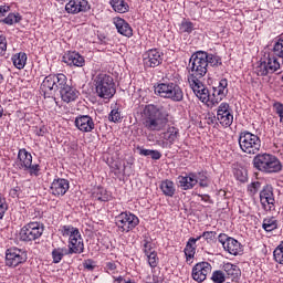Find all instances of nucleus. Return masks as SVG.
<instances>
[{"mask_svg":"<svg viewBox=\"0 0 283 283\" xmlns=\"http://www.w3.org/2000/svg\"><path fill=\"white\" fill-rule=\"evenodd\" d=\"M142 123L147 132H163L169 123V107L163 104H148L142 112Z\"/></svg>","mask_w":283,"mask_h":283,"instance_id":"nucleus-1","label":"nucleus"},{"mask_svg":"<svg viewBox=\"0 0 283 283\" xmlns=\"http://www.w3.org/2000/svg\"><path fill=\"white\" fill-rule=\"evenodd\" d=\"M155 94L160 98H168L172 103H182L185 101V92L176 82H164L155 86Z\"/></svg>","mask_w":283,"mask_h":283,"instance_id":"nucleus-2","label":"nucleus"},{"mask_svg":"<svg viewBox=\"0 0 283 283\" xmlns=\"http://www.w3.org/2000/svg\"><path fill=\"white\" fill-rule=\"evenodd\" d=\"M95 92L99 98H114L116 94V83H114V77L105 73H99L96 75L95 80Z\"/></svg>","mask_w":283,"mask_h":283,"instance_id":"nucleus-3","label":"nucleus"},{"mask_svg":"<svg viewBox=\"0 0 283 283\" xmlns=\"http://www.w3.org/2000/svg\"><path fill=\"white\" fill-rule=\"evenodd\" d=\"M63 238H69V253L81 254L85 251V244L83 243V238L81 237V231L78 228L73 226H63L61 229Z\"/></svg>","mask_w":283,"mask_h":283,"instance_id":"nucleus-4","label":"nucleus"},{"mask_svg":"<svg viewBox=\"0 0 283 283\" xmlns=\"http://www.w3.org/2000/svg\"><path fill=\"white\" fill-rule=\"evenodd\" d=\"M238 143L243 154L255 155L262 147L260 137L249 130H243L239 134Z\"/></svg>","mask_w":283,"mask_h":283,"instance_id":"nucleus-5","label":"nucleus"},{"mask_svg":"<svg viewBox=\"0 0 283 283\" xmlns=\"http://www.w3.org/2000/svg\"><path fill=\"white\" fill-rule=\"evenodd\" d=\"M205 59V53H202V51H196L192 53L188 65V78H205V76H207L208 66L207 60Z\"/></svg>","mask_w":283,"mask_h":283,"instance_id":"nucleus-6","label":"nucleus"},{"mask_svg":"<svg viewBox=\"0 0 283 283\" xmlns=\"http://www.w3.org/2000/svg\"><path fill=\"white\" fill-rule=\"evenodd\" d=\"M115 224L122 233H129L140 224V220L132 212H122L115 217Z\"/></svg>","mask_w":283,"mask_h":283,"instance_id":"nucleus-7","label":"nucleus"},{"mask_svg":"<svg viewBox=\"0 0 283 283\" xmlns=\"http://www.w3.org/2000/svg\"><path fill=\"white\" fill-rule=\"evenodd\" d=\"M43 231H45L43 223L30 222L20 230V240L21 242H34V240H39L43 235Z\"/></svg>","mask_w":283,"mask_h":283,"instance_id":"nucleus-8","label":"nucleus"},{"mask_svg":"<svg viewBox=\"0 0 283 283\" xmlns=\"http://www.w3.org/2000/svg\"><path fill=\"white\" fill-rule=\"evenodd\" d=\"M282 70V64L277 60V55L269 53L265 61H260V64L256 66L258 76H269V74H275Z\"/></svg>","mask_w":283,"mask_h":283,"instance_id":"nucleus-9","label":"nucleus"},{"mask_svg":"<svg viewBox=\"0 0 283 283\" xmlns=\"http://www.w3.org/2000/svg\"><path fill=\"white\" fill-rule=\"evenodd\" d=\"M28 262V253L19 248H10L6 252V266L15 269L19 264Z\"/></svg>","mask_w":283,"mask_h":283,"instance_id":"nucleus-10","label":"nucleus"},{"mask_svg":"<svg viewBox=\"0 0 283 283\" xmlns=\"http://www.w3.org/2000/svg\"><path fill=\"white\" fill-rule=\"evenodd\" d=\"M90 1L87 0H70L65 4V12L67 14H83L91 10Z\"/></svg>","mask_w":283,"mask_h":283,"instance_id":"nucleus-11","label":"nucleus"},{"mask_svg":"<svg viewBox=\"0 0 283 283\" xmlns=\"http://www.w3.org/2000/svg\"><path fill=\"white\" fill-rule=\"evenodd\" d=\"M217 119L222 127H231L233 125V114H231V106L229 103H221L217 109Z\"/></svg>","mask_w":283,"mask_h":283,"instance_id":"nucleus-12","label":"nucleus"},{"mask_svg":"<svg viewBox=\"0 0 283 283\" xmlns=\"http://www.w3.org/2000/svg\"><path fill=\"white\" fill-rule=\"evenodd\" d=\"M165 54L158 49H150L143 54L145 67H158L161 65Z\"/></svg>","mask_w":283,"mask_h":283,"instance_id":"nucleus-13","label":"nucleus"},{"mask_svg":"<svg viewBox=\"0 0 283 283\" xmlns=\"http://www.w3.org/2000/svg\"><path fill=\"white\" fill-rule=\"evenodd\" d=\"M229 81L220 80L218 86L212 87L211 105H218L229 94Z\"/></svg>","mask_w":283,"mask_h":283,"instance_id":"nucleus-14","label":"nucleus"},{"mask_svg":"<svg viewBox=\"0 0 283 283\" xmlns=\"http://www.w3.org/2000/svg\"><path fill=\"white\" fill-rule=\"evenodd\" d=\"M209 273H211V264L209 262H200L192 268V279L195 282H205Z\"/></svg>","mask_w":283,"mask_h":283,"instance_id":"nucleus-15","label":"nucleus"},{"mask_svg":"<svg viewBox=\"0 0 283 283\" xmlns=\"http://www.w3.org/2000/svg\"><path fill=\"white\" fill-rule=\"evenodd\" d=\"M75 127L83 132L84 134H90V132H94L96 124H94V118L90 115H78L75 118Z\"/></svg>","mask_w":283,"mask_h":283,"instance_id":"nucleus-16","label":"nucleus"},{"mask_svg":"<svg viewBox=\"0 0 283 283\" xmlns=\"http://www.w3.org/2000/svg\"><path fill=\"white\" fill-rule=\"evenodd\" d=\"M69 190H70V180L63 179V178L54 179L50 187V191L52 196H56V197L65 196V193H67Z\"/></svg>","mask_w":283,"mask_h":283,"instance_id":"nucleus-17","label":"nucleus"},{"mask_svg":"<svg viewBox=\"0 0 283 283\" xmlns=\"http://www.w3.org/2000/svg\"><path fill=\"white\" fill-rule=\"evenodd\" d=\"M260 200L264 209H266V205H269V211L275 209V197L273 196V188L271 186L263 188V191L260 192Z\"/></svg>","mask_w":283,"mask_h":283,"instance_id":"nucleus-18","label":"nucleus"},{"mask_svg":"<svg viewBox=\"0 0 283 283\" xmlns=\"http://www.w3.org/2000/svg\"><path fill=\"white\" fill-rule=\"evenodd\" d=\"M281 170H282V161H280L277 157L271 154H268L263 174H280Z\"/></svg>","mask_w":283,"mask_h":283,"instance_id":"nucleus-19","label":"nucleus"},{"mask_svg":"<svg viewBox=\"0 0 283 283\" xmlns=\"http://www.w3.org/2000/svg\"><path fill=\"white\" fill-rule=\"evenodd\" d=\"M179 187L184 191H189V189H193L196 185H198V180L196 179V172L186 174V176H179L177 178Z\"/></svg>","mask_w":283,"mask_h":283,"instance_id":"nucleus-20","label":"nucleus"},{"mask_svg":"<svg viewBox=\"0 0 283 283\" xmlns=\"http://www.w3.org/2000/svg\"><path fill=\"white\" fill-rule=\"evenodd\" d=\"M32 165V154H30L25 148H22L18 153V159L15 161V166L18 169H23L28 171V168Z\"/></svg>","mask_w":283,"mask_h":283,"instance_id":"nucleus-21","label":"nucleus"},{"mask_svg":"<svg viewBox=\"0 0 283 283\" xmlns=\"http://www.w3.org/2000/svg\"><path fill=\"white\" fill-rule=\"evenodd\" d=\"M54 81V75H49L43 80L41 90L44 94V97L52 98V96H54V92H56V85Z\"/></svg>","mask_w":283,"mask_h":283,"instance_id":"nucleus-22","label":"nucleus"},{"mask_svg":"<svg viewBox=\"0 0 283 283\" xmlns=\"http://www.w3.org/2000/svg\"><path fill=\"white\" fill-rule=\"evenodd\" d=\"M114 25L116 27V30L119 34L123 36H127L128 39L130 36H134V30L129 25L127 21L123 18H115L114 19Z\"/></svg>","mask_w":283,"mask_h":283,"instance_id":"nucleus-23","label":"nucleus"},{"mask_svg":"<svg viewBox=\"0 0 283 283\" xmlns=\"http://www.w3.org/2000/svg\"><path fill=\"white\" fill-rule=\"evenodd\" d=\"M64 63H67L71 67L74 65L75 67H83L85 65V57L81 55L78 52H69L63 56Z\"/></svg>","mask_w":283,"mask_h":283,"instance_id":"nucleus-24","label":"nucleus"},{"mask_svg":"<svg viewBox=\"0 0 283 283\" xmlns=\"http://www.w3.org/2000/svg\"><path fill=\"white\" fill-rule=\"evenodd\" d=\"M59 93L64 103H74L78 98V91L70 84L64 86Z\"/></svg>","mask_w":283,"mask_h":283,"instance_id":"nucleus-25","label":"nucleus"},{"mask_svg":"<svg viewBox=\"0 0 283 283\" xmlns=\"http://www.w3.org/2000/svg\"><path fill=\"white\" fill-rule=\"evenodd\" d=\"M222 270L228 275V277L232 280V282H234V280H240V276L242 275L240 268L232 263H224Z\"/></svg>","mask_w":283,"mask_h":283,"instance_id":"nucleus-26","label":"nucleus"},{"mask_svg":"<svg viewBox=\"0 0 283 283\" xmlns=\"http://www.w3.org/2000/svg\"><path fill=\"white\" fill-rule=\"evenodd\" d=\"M200 240V237L190 238L186 244L184 253L186 255L187 262H191L196 255V242Z\"/></svg>","mask_w":283,"mask_h":283,"instance_id":"nucleus-27","label":"nucleus"},{"mask_svg":"<svg viewBox=\"0 0 283 283\" xmlns=\"http://www.w3.org/2000/svg\"><path fill=\"white\" fill-rule=\"evenodd\" d=\"M159 189L167 198H174L176 196V185L169 179L161 181Z\"/></svg>","mask_w":283,"mask_h":283,"instance_id":"nucleus-28","label":"nucleus"},{"mask_svg":"<svg viewBox=\"0 0 283 283\" xmlns=\"http://www.w3.org/2000/svg\"><path fill=\"white\" fill-rule=\"evenodd\" d=\"M109 6L118 14L129 12V4L125 0H109Z\"/></svg>","mask_w":283,"mask_h":283,"instance_id":"nucleus-29","label":"nucleus"},{"mask_svg":"<svg viewBox=\"0 0 283 283\" xmlns=\"http://www.w3.org/2000/svg\"><path fill=\"white\" fill-rule=\"evenodd\" d=\"M202 54L206 57L207 67H209V65H211V67H220V65H222V57H220V55L208 53L207 51H202Z\"/></svg>","mask_w":283,"mask_h":283,"instance_id":"nucleus-30","label":"nucleus"},{"mask_svg":"<svg viewBox=\"0 0 283 283\" xmlns=\"http://www.w3.org/2000/svg\"><path fill=\"white\" fill-rule=\"evenodd\" d=\"M223 249L224 251H228L230 255H239L240 251H242L241 244L234 238L229 239V241L226 243V247H223Z\"/></svg>","mask_w":283,"mask_h":283,"instance_id":"nucleus-31","label":"nucleus"},{"mask_svg":"<svg viewBox=\"0 0 283 283\" xmlns=\"http://www.w3.org/2000/svg\"><path fill=\"white\" fill-rule=\"evenodd\" d=\"M268 156L269 154H258L256 156H254L252 160L254 169H256L258 171H262L264 174Z\"/></svg>","mask_w":283,"mask_h":283,"instance_id":"nucleus-32","label":"nucleus"},{"mask_svg":"<svg viewBox=\"0 0 283 283\" xmlns=\"http://www.w3.org/2000/svg\"><path fill=\"white\" fill-rule=\"evenodd\" d=\"M64 255H72L67 248H54L52 250L53 264H59L63 260Z\"/></svg>","mask_w":283,"mask_h":283,"instance_id":"nucleus-33","label":"nucleus"},{"mask_svg":"<svg viewBox=\"0 0 283 283\" xmlns=\"http://www.w3.org/2000/svg\"><path fill=\"white\" fill-rule=\"evenodd\" d=\"M12 63L17 70H23L28 63V54L24 52L17 53L12 56Z\"/></svg>","mask_w":283,"mask_h":283,"instance_id":"nucleus-34","label":"nucleus"},{"mask_svg":"<svg viewBox=\"0 0 283 283\" xmlns=\"http://www.w3.org/2000/svg\"><path fill=\"white\" fill-rule=\"evenodd\" d=\"M195 176H196L197 185H199V187H201L202 189H207V187L211 185V180L207 176V172L205 171L195 172Z\"/></svg>","mask_w":283,"mask_h":283,"instance_id":"nucleus-35","label":"nucleus"},{"mask_svg":"<svg viewBox=\"0 0 283 283\" xmlns=\"http://www.w3.org/2000/svg\"><path fill=\"white\" fill-rule=\"evenodd\" d=\"M137 151H139V156H150L153 160H160L163 158V154L159 150L146 149L138 146Z\"/></svg>","mask_w":283,"mask_h":283,"instance_id":"nucleus-36","label":"nucleus"},{"mask_svg":"<svg viewBox=\"0 0 283 283\" xmlns=\"http://www.w3.org/2000/svg\"><path fill=\"white\" fill-rule=\"evenodd\" d=\"M202 78H197V77H188V83L193 91V94L198 96L201 92V90L205 87V84H202Z\"/></svg>","mask_w":283,"mask_h":283,"instance_id":"nucleus-37","label":"nucleus"},{"mask_svg":"<svg viewBox=\"0 0 283 283\" xmlns=\"http://www.w3.org/2000/svg\"><path fill=\"white\" fill-rule=\"evenodd\" d=\"M198 99L201 101L202 103H208V107H213L214 105H211V98L213 97V95L211 94V92H209V88L207 87H202L199 92V94L197 95Z\"/></svg>","mask_w":283,"mask_h":283,"instance_id":"nucleus-38","label":"nucleus"},{"mask_svg":"<svg viewBox=\"0 0 283 283\" xmlns=\"http://www.w3.org/2000/svg\"><path fill=\"white\" fill-rule=\"evenodd\" d=\"M262 229L268 233L275 231V229H277V221L275 220V217H268L263 219Z\"/></svg>","mask_w":283,"mask_h":283,"instance_id":"nucleus-39","label":"nucleus"},{"mask_svg":"<svg viewBox=\"0 0 283 283\" xmlns=\"http://www.w3.org/2000/svg\"><path fill=\"white\" fill-rule=\"evenodd\" d=\"M53 78L55 80V90H59V92L65 88L67 85H70L67 83V76H65V74L63 73L53 75Z\"/></svg>","mask_w":283,"mask_h":283,"instance_id":"nucleus-40","label":"nucleus"},{"mask_svg":"<svg viewBox=\"0 0 283 283\" xmlns=\"http://www.w3.org/2000/svg\"><path fill=\"white\" fill-rule=\"evenodd\" d=\"M95 200H99V202H109L112 199V195L105 190V188H97V190L93 193Z\"/></svg>","mask_w":283,"mask_h":283,"instance_id":"nucleus-41","label":"nucleus"},{"mask_svg":"<svg viewBox=\"0 0 283 283\" xmlns=\"http://www.w3.org/2000/svg\"><path fill=\"white\" fill-rule=\"evenodd\" d=\"M180 132L178 130V128L171 126L167 129V132L165 133V139L170 144L174 145V143H176V140H178V136H179Z\"/></svg>","mask_w":283,"mask_h":283,"instance_id":"nucleus-42","label":"nucleus"},{"mask_svg":"<svg viewBox=\"0 0 283 283\" xmlns=\"http://www.w3.org/2000/svg\"><path fill=\"white\" fill-rule=\"evenodd\" d=\"M179 32L191 34V32H193V22L184 19L179 24Z\"/></svg>","mask_w":283,"mask_h":283,"instance_id":"nucleus-43","label":"nucleus"},{"mask_svg":"<svg viewBox=\"0 0 283 283\" xmlns=\"http://www.w3.org/2000/svg\"><path fill=\"white\" fill-rule=\"evenodd\" d=\"M272 54L279 59H283V39H279L272 49Z\"/></svg>","mask_w":283,"mask_h":283,"instance_id":"nucleus-44","label":"nucleus"},{"mask_svg":"<svg viewBox=\"0 0 283 283\" xmlns=\"http://www.w3.org/2000/svg\"><path fill=\"white\" fill-rule=\"evenodd\" d=\"M21 21V15L19 13H9L7 18L1 20L6 25H14V23H19Z\"/></svg>","mask_w":283,"mask_h":283,"instance_id":"nucleus-45","label":"nucleus"},{"mask_svg":"<svg viewBox=\"0 0 283 283\" xmlns=\"http://www.w3.org/2000/svg\"><path fill=\"white\" fill-rule=\"evenodd\" d=\"M143 243H144V253H145V255H149V253L156 252L154 250V247L151 244V239L149 238V235L144 234Z\"/></svg>","mask_w":283,"mask_h":283,"instance_id":"nucleus-46","label":"nucleus"},{"mask_svg":"<svg viewBox=\"0 0 283 283\" xmlns=\"http://www.w3.org/2000/svg\"><path fill=\"white\" fill-rule=\"evenodd\" d=\"M211 280L213 283H224L227 282V275L224 274V272L216 270L212 273Z\"/></svg>","mask_w":283,"mask_h":283,"instance_id":"nucleus-47","label":"nucleus"},{"mask_svg":"<svg viewBox=\"0 0 283 283\" xmlns=\"http://www.w3.org/2000/svg\"><path fill=\"white\" fill-rule=\"evenodd\" d=\"M108 120L111 123H120V120H123V117L120 116V111H118V108H113L108 115Z\"/></svg>","mask_w":283,"mask_h":283,"instance_id":"nucleus-48","label":"nucleus"},{"mask_svg":"<svg viewBox=\"0 0 283 283\" xmlns=\"http://www.w3.org/2000/svg\"><path fill=\"white\" fill-rule=\"evenodd\" d=\"M216 235H218L216 231H205L199 238L200 240L203 238L208 244H211V242H216Z\"/></svg>","mask_w":283,"mask_h":283,"instance_id":"nucleus-49","label":"nucleus"},{"mask_svg":"<svg viewBox=\"0 0 283 283\" xmlns=\"http://www.w3.org/2000/svg\"><path fill=\"white\" fill-rule=\"evenodd\" d=\"M148 258V264L151 266V269H156L158 266V253L156 252H150L146 254Z\"/></svg>","mask_w":283,"mask_h":283,"instance_id":"nucleus-50","label":"nucleus"},{"mask_svg":"<svg viewBox=\"0 0 283 283\" xmlns=\"http://www.w3.org/2000/svg\"><path fill=\"white\" fill-rule=\"evenodd\" d=\"M165 279L160 274L154 273L153 276H147L146 282L147 283H163Z\"/></svg>","mask_w":283,"mask_h":283,"instance_id":"nucleus-51","label":"nucleus"},{"mask_svg":"<svg viewBox=\"0 0 283 283\" xmlns=\"http://www.w3.org/2000/svg\"><path fill=\"white\" fill-rule=\"evenodd\" d=\"M273 108L275 109L277 116L280 117V123L283 124V104L280 102H275L273 104Z\"/></svg>","mask_w":283,"mask_h":283,"instance_id":"nucleus-52","label":"nucleus"},{"mask_svg":"<svg viewBox=\"0 0 283 283\" xmlns=\"http://www.w3.org/2000/svg\"><path fill=\"white\" fill-rule=\"evenodd\" d=\"M234 176L239 182H247V172L242 171L241 169H237L234 171Z\"/></svg>","mask_w":283,"mask_h":283,"instance_id":"nucleus-53","label":"nucleus"},{"mask_svg":"<svg viewBox=\"0 0 283 283\" xmlns=\"http://www.w3.org/2000/svg\"><path fill=\"white\" fill-rule=\"evenodd\" d=\"M83 266L86 269V271H94V269H96V263L94 260L87 259L83 262Z\"/></svg>","mask_w":283,"mask_h":283,"instance_id":"nucleus-54","label":"nucleus"},{"mask_svg":"<svg viewBox=\"0 0 283 283\" xmlns=\"http://www.w3.org/2000/svg\"><path fill=\"white\" fill-rule=\"evenodd\" d=\"M232 238L227 235L226 233H220L218 235V242H220V244H222L223 248L227 247V243L229 242V240H231Z\"/></svg>","mask_w":283,"mask_h":283,"instance_id":"nucleus-55","label":"nucleus"},{"mask_svg":"<svg viewBox=\"0 0 283 283\" xmlns=\"http://www.w3.org/2000/svg\"><path fill=\"white\" fill-rule=\"evenodd\" d=\"M274 260L279 264H283V252L280 249H275L273 252Z\"/></svg>","mask_w":283,"mask_h":283,"instance_id":"nucleus-56","label":"nucleus"},{"mask_svg":"<svg viewBox=\"0 0 283 283\" xmlns=\"http://www.w3.org/2000/svg\"><path fill=\"white\" fill-rule=\"evenodd\" d=\"M28 170H30L31 176H39V171H40L39 165H32L31 163Z\"/></svg>","mask_w":283,"mask_h":283,"instance_id":"nucleus-57","label":"nucleus"},{"mask_svg":"<svg viewBox=\"0 0 283 283\" xmlns=\"http://www.w3.org/2000/svg\"><path fill=\"white\" fill-rule=\"evenodd\" d=\"M7 12H10V7H8V6H0V17H6Z\"/></svg>","mask_w":283,"mask_h":283,"instance_id":"nucleus-58","label":"nucleus"},{"mask_svg":"<svg viewBox=\"0 0 283 283\" xmlns=\"http://www.w3.org/2000/svg\"><path fill=\"white\" fill-rule=\"evenodd\" d=\"M19 191H21V188L15 187L10 190V196H12L13 198H19Z\"/></svg>","mask_w":283,"mask_h":283,"instance_id":"nucleus-59","label":"nucleus"},{"mask_svg":"<svg viewBox=\"0 0 283 283\" xmlns=\"http://www.w3.org/2000/svg\"><path fill=\"white\" fill-rule=\"evenodd\" d=\"M106 269L107 271H112V272L116 271V263L114 262L106 263Z\"/></svg>","mask_w":283,"mask_h":283,"instance_id":"nucleus-60","label":"nucleus"},{"mask_svg":"<svg viewBox=\"0 0 283 283\" xmlns=\"http://www.w3.org/2000/svg\"><path fill=\"white\" fill-rule=\"evenodd\" d=\"M45 132H46L45 127H41L35 130V134L36 136H45Z\"/></svg>","mask_w":283,"mask_h":283,"instance_id":"nucleus-61","label":"nucleus"},{"mask_svg":"<svg viewBox=\"0 0 283 283\" xmlns=\"http://www.w3.org/2000/svg\"><path fill=\"white\" fill-rule=\"evenodd\" d=\"M6 50H8V44L0 45V55L3 56L6 54Z\"/></svg>","mask_w":283,"mask_h":283,"instance_id":"nucleus-62","label":"nucleus"},{"mask_svg":"<svg viewBox=\"0 0 283 283\" xmlns=\"http://www.w3.org/2000/svg\"><path fill=\"white\" fill-rule=\"evenodd\" d=\"M0 45H8V41L6 40V36L0 35Z\"/></svg>","mask_w":283,"mask_h":283,"instance_id":"nucleus-63","label":"nucleus"},{"mask_svg":"<svg viewBox=\"0 0 283 283\" xmlns=\"http://www.w3.org/2000/svg\"><path fill=\"white\" fill-rule=\"evenodd\" d=\"M252 188L254 189V191H258V189L260 188V182H253Z\"/></svg>","mask_w":283,"mask_h":283,"instance_id":"nucleus-64","label":"nucleus"}]
</instances>
